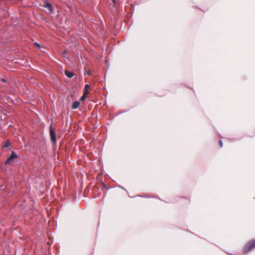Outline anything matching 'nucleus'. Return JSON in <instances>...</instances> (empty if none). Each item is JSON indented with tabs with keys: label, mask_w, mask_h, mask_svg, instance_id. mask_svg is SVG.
<instances>
[{
	"label": "nucleus",
	"mask_w": 255,
	"mask_h": 255,
	"mask_svg": "<svg viewBox=\"0 0 255 255\" xmlns=\"http://www.w3.org/2000/svg\"><path fill=\"white\" fill-rule=\"evenodd\" d=\"M90 86L88 84H86L85 85L84 92L85 95H87L89 93V89H90Z\"/></svg>",
	"instance_id": "7"
},
{
	"label": "nucleus",
	"mask_w": 255,
	"mask_h": 255,
	"mask_svg": "<svg viewBox=\"0 0 255 255\" xmlns=\"http://www.w3.org/2000/svg\"><path fill=\"white\" fill-rule=\"evenodd\" d=\"M50 134L52 142L53 143H55L56 142V134L54 130L51 127H50Z\"/></svg>",
	"instance_id": "3"
},
{
	"label": "nucleus",
	"mask_w": 255,
	"mask_h": 255,
	"mask_svg": "<svg viewBox=\"0 0 255 255\" xmlns=\"http://www.w3.org/2000/svg\"><path fill=\"white\" fill-rule=\"evenodd\" d=\"M219 144H220V147H223V142H222V140H220L219 141Z\"/></svg>",
	"instance_id": "10"
},
{
	"label": "nucleus",
	"mask_w": 255,
	"mask_h": 255,
	"mask_svg": "<svg viewBox=\"0 0 255 255\" xmlns=\"http://www.w3.org/2000/svg\"><path fill=\"white\" fill-rule=\"evenodd\" d=\"M80 105V103L78 101L74 102L72 106V108L73 109H76L79 108V106Z\"/></svg>",
	"instance_id": "4"
},
{
	"label": "nucleus",
	"mask_w": 255,
	"mask_h": 255,
	"mask_svg": "<svg viewBox=\"0 0 255 255\" xmlns=\"http://www.w3.org/2000/svg\"><path fill=\"white\" fill-rule=\"evenodd\" d=\"M45 7H46L47 8L49 11L52 12V11H53V9H52V6L51 5V4L48 2H46L44 4V6Z\"/></svg>",
	"instance_id": "5"
},
{
	"label": "nucleus",
	"mask_w": 255,
	"mask_h": 255,
	"mask_svg": "<svg viewBox=\"0 0 255 255\" xmlns=\"http://www.w3.org/2000/svg\"><path fill=\"white\" fill-rule=\"evenodd\" d=\"M255 249V239L248 242L244 247V252L246 254L250 251Z\"/></svg>",
	"instance_id": "1"
},
{
	"label": "nucleus",
	"mask_w": 255,
	"mask_h": 255,
	"mask_svg": "<svg viewBox=\"0 0 255 255\" xmlns=\"http://www.w3.org/2000/svg\"><path fill=\"white\" fill-rule=\"evenodd\" d=\"M34 44H35V45H36L37 46L39 47H40V45L38 43H37V42H35V43H34Z\"/></svg>",
	"instance_id": "11"
},
{
	"label": "nucleus",
	"mask_w": 255,
	"mask_h": 255,
	"mask_svg": "<svg viewBox=\"0 0 255 255\" xmlns=\"http://www.w3.org/2000/svg\"><path fill=\"white\" fill-rule=\"evenodd\" d=\"M10 145V143L8 141L5 142L4 143V144L2 145V148H6V147H7L8 146H9Z\"/></svg>",
	"instance_id": "8"
},
{
	"label": "nucleus",
	"mask_w": 255,
	"mask_h": 255,
	"mask_svg": "<svg viewBox=\"0 0 255 255\" xmlns=\"http://www.w3.org/2000/svg\"><path fill=\"white\" fill-rule=\"evenodd\" d=\"M86 96L87 95H85V94H84L83 95L81 98V100H84L86 98Z\"/></svg>",
	"instance_id": "9"
},
{
	"label": "nucleus",
	"mask_w": 255,
	"mask_h": 255,
	"mask_svg": "<svg viewBox=\"0 0 255 255\" xmlns=\"http://www.w3.org/2000/svg\"><path fill=\"white\" fill-rule=\"evenodd\" d=\"M65 75L69 78H71L74 75V73L71 72H69L67 70L65 71Z\"/></svg>",
	"instance_id": "6"
},
{
	"label": "nucleus",
	"mask_w": 255,
	"mask_h": 255,
	"mask_svg": "<svg viewBox=\"0 0 255 255\" xmlns=\"http://www.w3.org/2000/svg\"><path fill=\"white\" fill-rule=\"evenodd\" d=\"M17 157L18 156L16 153L14 151H12L10 156L5 161V164L8 165L11 164L14 161V159L17 158Z\"/></svg>",
	"instance_id": "2"
},
{
	"label": "nucleus",
	"mask_w": 255,
	"mask_h": 255,
	"mask_svg": "<svg viewBox=\"0 0 255 255\" xmlns=\"http://www.w3.org/2000/svg\"><path fill=\"white\" fill-rule=\"evenodd\" d=\"M87 74H88V75H90V74H91V72H90V71H88V72H87Z\"/></svg>",
	"instance_id": "12"
},
{
	"label": "nucleus",
	"mask_w": 255,
	"mask_h": 255,
	"mask_svg": "<svg viewBox=\"0 0 255 255\" xmlns=\"http://www.w3.org/2000/svg\"><path fill=\"white\" fill-rule=\"evenodd\" d=\"M115 0H113V1H114V2H115Z\"/></svg>",
	"instance_id": "14"
},
{
	"label": "nucleus",
	"mask_w": 255,
	"mask_h": 255,
	"mask_svg": "<svg viewBox=\"0 0 255 255\" xmlns=\"http://www.w3.org/2000/svg\"><path fill=\"white\" fill-rule=\"evenodd\" d=\"M1 81H2V82H6V81H5V79H2V80H1Z\"/></svg>",
	"instance_id": "13"
}]
</instances>
